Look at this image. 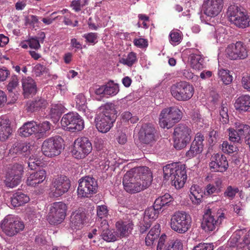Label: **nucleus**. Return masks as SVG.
Wrapping results in <instances>:
<instances>
[{
	"mask_svg": "<svg viewBox=\"0 0 250 250\" xmlns=\"http://www.w3.org/2000/svg\"><path fill=\"white\" fill-rule=\"evenodd\" d=\"M160 225L159 224L155 225L152 228L148 233L146 235L145 242L147 246H151L155 239H156L160 234Z\"/></svg>",
	"mask_w": 250,
	"mask_h": 250,
	"instance_id": "39",
	"label": "nucleus"
},
{
	"mask_svg": "<svg viewBox=\"0 0 250 250\" xmlns=\"http://www.w3.org/2000/svg\"><path fill=\"white\" fill-rule=\"evenodd\" d=\"M167 236L162 234L158 241L156 250H183L182 240L177 239L170 242H166Z\"/></svg>",
	"mask_w": 250,
	"mask_h": 250,
	"instance_id": "23",
	"label": "nucleus"
},
{
	"mask_svg": "<svg viewBox=\"0 0 250 250\" xmlns=\"http://www.w3.org/2000/svg\"><path fill=\"white\" fill-rule=\"evenodd\" d=\"M134 45L140 48H146L148 46V42L143 38L135 39L133 41Z\"/></svg>",
	"mask_w": 250,
	"mask_h": 250,
	"instance_id": "62",
	"label": "nucleus"
},
{
	"mask_svg": "<svg viewBox=\"0 0 250 250\" xmlns=\"http://www.w3.org/2000/svg\"><path fill=\"white\" fill-rule=\"evenodd\" d=\"M134 223L130 219H120L115 223V229L120 239L127 238L132 232Z\"/></svg>",
	"mask_w": 250,
	"mask_h": 250,
	"instance_id": "21",
	"label": "nucleus"
},
{
	"mask_svg": "<svg viewBox=\"0 0 250 250\" xmlns=\"http://www.w3.org/2000/svg\"><path fill=\"white\" fill-rule=\"evenodd\" d=\"M152 175L147 167H134L124 175L123 183L125 189L129 193L139 192L151 183Z\"/></svg>",
	"mask_w": 250,
	"mask_h": 250,
	"instance_id": "1",
	"label": "nucleus"
},
{
	"mask_svg": "<svg viewBox=\"0 0 250 250\" xmlns=\"http://www.w3.org/2000/svg\"><path fill=\"white\" fill-rule=\"evenodd\" d=\"M117 230L110 229L108 228L103 230L101 232V236L102 238L107 242H114L120 239Z\"/></svg>",
	"mask_w": 250,
	"mask_h": 250,
	"instance_id": "38",
	"label": "nucleus"
},
{
	"mask_svg": "<svg viewBox=\"0 0 250 250\" xmlns=\"http://www.w3.org/2000/svg\"><path fill=\"white\" fill-rule=\"evenodd\" d=\"M243 87L248 92H250V75L243 76L241 80Z\"/></svg>",
	"mask_w": 250,
	"mask_h": 250,
	"instance_id": "64",
	"label": "nucleus"
},
{
	"mask_svg": "<svg viewBox=\"0 0 250 250\" xmlns=\"http://www.w3.org/2000/svg\"><path fill=\"white\" fill-rule=\"evenodd\" d=\"M65 108L61 104H57L52 105L50 109V115L52 117H59L61 115L65 112Z\"/></svg>",
	"mask_w": 250,
	"mask_h": 250,
	"instance_id": "48",
	"label": "nucleus"
},
{
	"mask_svg": "<svg viewBox=\"0 0 250 250\" xmlns=\"http://www.w3.org/2000/svg\"><path fill=\"white\" fill-rule=\"evenodd\" d=\"M215 37L217 42L222 43L225 42L228 38L227 31L223 26L217 27L215 28Z\"/></svg>",
	"mask_w": 250,
	"mask_h": 250,
	"instance_id": "46",
	"label": "nucleus"
},
{
	"mask_svg": "<svg viewBox=\"0 0 250 250\" xmlns=\"http://www.w3.org/2000/svg\"><path fill=\"white\" fill-rule=\"evenodd\" d=\"M154 131L153 126L150 125H144L139 133L140 141L145 144H149L154 140Z\"/></svg>",
	"mask_w": 250,
	"mask_h": 250,
	"instance_id": "25",
	"label": "nucleus"
},
{
	"mask_svg": "<svg viewBox=\"0 0 250 250\" xmlns=\"http://www.w3.org/2000/svg\"><path fill=\"white\" fill-rule=\"evenodd\" d=\"M213 245L211 243H201L195 246L192 250H213Z\"/></svg>",
	"mask_w": 250,
	"mask_h": 250,
	"instance_id": "61",
	"label": "nucleus"
},
{
	"mask_svg": "<svg viewBox=\"0 0 250 250\" xmlns=\"http://www.w3.org/2000/svg\"><path fill=\"white\" fill-rule=\"evenodd\" d=\"M191 216L185 211H178L172 215L170 226L171 229L180 234L187 232L191 226Z\"/></svg>",
	"mask_w": 250,
	"mask_h": 250,
	"instance_id": "7",
	"label": "nucleus"
},
{
	"mask_svg": "<svg viewBox=\"0 0 250 250\" xmlns=\"http://www.w3.org/2000/svg\"><path fill=\"white\" fill-rule=\"evenodd\" d=\"M193 122L197 125V127L201 128L204 126V125L206 124L204 122V120L202 118L201 115L198 113H194L193 115Z\"/></svg>",
	"mask_w": 250,
	"mask_h": 250,
	"instance_id": "60",
	"label": "nucleus"
},
{
	"mask_svg": "<svg viewBox=\"0 0 250 250\" xmlns=\"http://www.w3.org/2000/svg\"><path fill=\"white\" fill-rule=\"evenodd\" d=\"M121 118L123 121L131 124L136 123L139 120V118L137 116H133L131 113L129 111L123 112L121 114Z\"/></svg>",
	"mask_w": 250,
	"mask_h": 250,
	"instance_id": "52",
	"label": "nucleus"
},
{
	"mask_svg": "<svg viewBox=\"0 0 250 250\" xmlns=\"http://www.w3.org/2000/svg\"><path fill=\"white\" fill-rule=\"evenodd\" d=\"M239 188L237 187L229 186L227 187L225 190L224 192V196L231 200L234 198L236 194L239 192Z\"/></svg>",
	"mask_w": 250,
	"mask_h": 250,
	"instance_id": "50",
	"label": "nucleus"
},
{
	"mask_svg": "<svg viewBox=\"0 0 250 250\" xmlns=\"http://www.w3.org/2000/svg\"><path fill=\"white\" fill-rule=\"evenodd\" d=\"M83 37L85 39L86 42L91 45L95 44L98 41V36L97 33H86L83 34Z\"/></svg>",
	"mask_w": 250,
	"mask_h": 250,
	"instance_id": "55",
	"label": "nucleus"
},
{
	"mask_svg": "<svg viewBox=\"0 0 250 250\" xmlns=\"http://www.w3.org/2000/svg\"><path fill=\"white\" fill-rule=\"evenodd\" d=\"M226 56L231 60H243L248 56L245 44L242 42H237L228 45L225 51Z\"/></svg>",
	"mask_w": 250,
	"mask_h": 250,
	"instance_id": "19",
	"label": "nucleus"
},
{
	"mask_svg": "<svg viewBox=\"0 0 250 250\" xmlns=\"http://www.w3.org/2000/svg\"><path fill=\"white\" fill-rule=\"evenodd\" d=\"M24 228L23 222L18 216L8 215L0 223V234L3 232L6 235L12 237L22 231Z\"/></svg>",
	"mask_w": 250,
	"mask_h": 250,
	"instance_id": "5",
	"label": "nucleus"
},
{
	"mask_svg": "<svg viewBox=\"0 0 250 250\" xmlns=\"http://www.w3.org/2000/svg\"><path fill=\"white\" fill-rule=\"evenodd\" d=\"M23 167L21 165L15 164L9 168L4 176V183L9 188H14L20 184L23 174Z\"/></svg>",
	"mask_w": 250,
	"mask_h": 250,
	"instance_id": "14",
	"label": "nucleus"
},
{
	"mask_svg": "<svg viewBox=\"0 0 250 250\" xmlns=\"http://www.w3.org/2000/svg\"><path fill=\"white\" fill-rule=\"evenodd\" d=\"M30 200L29 196L25 193L18 191L14 193L10 197L11 205L14 207H18L27 203Z\"/></svg>",
	"mask_w": 250,
	"mask_h": 250,
	"instance_id": "35",
	"label": "nucleus"
},
{
	"mask_svg": "<svg viewBox=\"0 0 250 250\" xmlns=\"http://www.w3.org/2000/svg\"><path fill=\"white\" fill-rule=\"evenodd\" d=\"M48 104L47 101L42 97H38L26 104V110L28 112H33L46 107Z\"/></svg>",
	"mask_w": 250,
	"mask_h": 250,
	"instance_id": "29",
	"label": "nucleus"
},
{
	"mask_svg": "<svg viewBox=\"0 0 250 250\" xmlns=\"http://www.w3.org/2000/svg\"><path fill=\"white\" fill-rule=\"evenodd\" d=\"M230 247H237V250H250V230H236L229 240Z\"/></svg>",
	"mask_w": 250,
	"mask_h": 250,
	"instance_id": "12",
	"label": "nucleus"
},
{
	"mask_svg": "<svg viewBox=\"0 0 250 250\" xmlns=\"http://www.w3.org/2000/svg\"><path fill=\"white\" fill-rule=\"evenodd\" d=\"M227 15L229 21L239 28H245L250 25V18L247 12L237 5L229 6Z\"/></svg>",
	"mask_w": 250,
	"mask_h": 250,
	"instance_id": "6",
	"label": "nucleus"
},
{
	"mask_svg": "<svg viewBox=\"0 0 250 250\" xmlns=\"http://www.w3.org/2000/svg\"><path fill=\"white\" fill-rule=\"evenodd\" d=\"M221 149L225 153L230 154L236 152L238 147L236 145H231L228 141H224L221 145Z\"/></svg>",
	"mask_w": 250,
	"mask_h": 250,
	"instance_id": "51",
	"label": "nucleus"
},
{
	"mask_svg": "<svg viewBox=\"0 0 250 250\" xmlns=\"http://www.w3.org/2000/svg\"><path fill=\"white\" fill-rule=\"evenodd\" d=\"M46 171L40 169L36 172H33L27 177L26 184L28 186L35 187L42 183L45 179Z\"/></svg>",
	"mask_w": 250,
	"mask_h": 250,
	"instance_id": "28",
	"label": "nucleus"
},
{
	"mask_svg": "<svg viewBox=\"0 0 250 250\" xmlns=\"http://www.w3.org/2000/svg\"><path fill=\"white\" fill-rule=\"evenodd\" d=\"M28 164L29 167L33 170L40 165L41 161L39 158L32 155L29 157Z\"/></svg>",
	"mask_w": 250,
	"mask_h": 250,
	"instance_id": "56",
	"label": "nucleus"
},
{
	"mask_svg": "<svg viewBox=\"0 0 250 250\" xmlns=\"http://www.w3.org/2000/svg\"><path fill=\"white\" fill-rule=\"evenodd\" d=\"M203 190L198 185H192L190 188V199L194 205H199L202 201Z\"/></svg>",
	"mask_w": 250,
	"mask_h": 250,
	"instance_id": "36",
	"label": "nucleus"
},
{
	"mask_svg": "<svg viewBox=\"0 0 250 250\" xmlns=\"http://www.w3.org/2000/svg\"><path fill=\"white\" fill-rule=\"evenodd\" d=\"M18 84V79L17 76L14 75L11 77L10 82L7 85V89L9 92H12Z\"/></svg>",
	"mask_w": 250,
	"mask_h": 250,
	"instance_id": "63",
	"label": "nucleus"
},
{
	"mask_svg": "<svg viewBox=\"0 0 250 250\" xmlns=\"http://www.w3.org/2000/svg\"><path fill=\"white\" fill-rule=\"evenodd\" d=\"M192 130L188 125L179 124L176 126L172 134L173 146L177 150L185 148L190 142Z\"/></svg>",
	"mask_w": 250,
	"mask_h": 250,
	"instance_id": "4",
	"label": "nucleus"
},
{
	"mask_svg": "<svg viewBox=\"0 0 250 250\" xmlns=\"http://www.w3.org/2000/svg\"><path fill=\"white\" fill-rule=\"evenodd\" d=\"M67 207L62 202L53 203L49 208L47 220L51 225L61 224L65 219Z\"/></svg>",
	"mask_w": 250,
	"mask_h": 250,
	"instance_id": "13",
	"label": "nucleus"
},
{
	"mask_svg": "<svg viewBox=\"0 0 250 250\" xmlns=\"http://www.w3.org/2000/svg\"><path fill=\"white\" fill-rule=\"evenodd\" d=\"M161 211L159 209H157L156 207H150L148 208L145 211L144 214V220L147 221L151 223V221L156 220Z\"/></svg>",
	"mask_w": 250,
	"mask_h": 250,
	"instance_id": "40",
	"label": "nucleus"
},
{
	"mask_svg": "<svg viewBox=\"0 0 250 250\" xmlns=\"http://www.w3.org/2000/svg\"><path fill=\"white\" fill-rule=\"evenodd\" d=\"M138 59L136 53L131 52L126 56H124L119 60V62L128 67H131L133 64L137 62Z\"/></svg>",
	"mask_w": 250,
	"mask_h": 250,
	"instance_id": "41",
	"label": "nucleus"
},
{
	"mask_svg": "<svg viewBox=\"0 0 250 250\" xmlns=\"http://www.w3.org/2000/svg\"><path fill=\"white\" fill-rule=\"evenodd\" d=\"M223 7V0H204V13L208 17L215 18L221 12Z\"/></svg>",
	"mask_w": 250,
	"mask_h": 250,
	"instance_id": "20",
	"label": "nucleus"
},
{
	"mask_svg": "<svg viewBox=\"0 0 250 250\" xmlns=\"http://www.w3.org/2000/svg\"><path fill=\"white\" fill-rule=\"evenodd\" d=\"M70 186V181L66 176L53 178L50 186L49 194L53 197H59L66 193Z\"/></svg>",
	"mask_w": 250,
	"mask_h": 250,
	"instance_id": "16",
	"label": "nucleus"
},
{
	"mask_svg": "<svg viewBox=\"0 0 250 250\" xmlns=\"http://www.w3.org/2000/svg\"><path fill=\"white\" fill-rule=\"evenodd\" d=\"M61 124L62 127L70 132L79 131L84 127V121L77 112H70L62 117Z\"/></svg>",
	"mask_w": 250,
	"mask_h": 250,
	"instance_id": "11",
	"label": "nucleus"
},
{
	"mask_svg": "<svg viewBox=\"0 0 250 250\" xmlns=\"http://www.w3.org/2000/svg\"><path fill=\"white\" fill-rule=\"evenodd\" d=\"M173 201V197L169 194L166 193L155 200L154 203V207H156L157 209L162 211L169 206Z\"/></svg>",
	"mask_w": 250,
	"mask_h": 250,
	"instance_id": "33",
	"label": "nucleus"
},
{
	"mask_svg": "<svg viewBox=\"0 0 250 250\" xmlns=\"http://www.w3.org/2000/svg\"><path fill=\"white\" fill-rule=\"evenodd\" d=\"M105 85V97L114 96L119 91V86L113 82L107 83Z\"/></svg>",
	"mask_w": 250,
	"mask_h": 250,
	"instance_id": "43",
	"label": "nucleus"
},
{
	"mask_svg": "<svg viewBox=\"0 0 250 250\" xmlns=\"http://www.w3.org/2000/svg\"><path fill=\"white\" fill-rule=\"evenodd\" d=\"M37 123L29 121L25 123L19 129V133L21 136L28 137L37 133Z\"/></svg>",
	"mask_w": 250,
	"mask_h": 250,
	"instance_id": "34",
	"label": "nucleus"
},
{
	"mask_svg": "<svg viewBox=\"0 0 250 250\" xmlns=\"http://www.w3.org/2000/svg\"><path fill=\"white\" fill-rule=\"evenodd\" d=\"M101 112L95 119L96 126L98 130L105 133L108 132L113 126L116 119L117 111L115 105L107 103L101 107Z\"/></svg>",
	"mask_w": 250,
	"mask_h": 250,
	"instance_id": "2",
	"label": "nucleus"
},
{
	"mask_svg": "<svg viewBox=\"0 0 250 250\" xmlns=\"http://www.w3.org/2000/svg\"><path fill=\"white\" fill-rule=\"evenodd\" d=\"M11 132L9 119L6 117H0V141H4L7 139Z\"/></svg>",
	"mask_w": 250,
	"mask_h": 250,
	"instance_id": "31",
	"label": "nucleus"
},
{
	"mask_svg": "<svg viewBox=\"0 0 250 250\" xmlns=\"http://www.w3.org/2000/svg\"><path fill=\"white\" fill-rule=\"evenodd\" d=\"M183 113L177 107L172 106L163 109L159 116V125L163 128L171 127L182 119Z\"/></svg>",
	"mask_w": 250,
	"mask_h": 250,
	"instance_id": "8",
	"label": "nucleus"
},
{
	"mask_svg": "<svg viewBox=\"0 0 250 250\" xmlns=\"http://www.w3.org/2000/svg\"><path fill=\"white\" fill-rule=\"evenodd\" d=\"M209 167L214 171L223 172L227 170L229 165L226 157L222 154L216 153L212 156Z\"/></svg>",
	"mask_w": 250,
	"mask_h": 250,
	"instance_id": "24",
	"label": "nucleus"
},
{
	"mask_svg": "<svg viewBox=\"0 0 250 250\" xmlns=\"http://www.w3.org/2000/svg\"><path fill=\"white\" fill-rule=\"evenodd\" d=\"M51 125L50 122L47 121L37 124V134L39 137L44 136L46 133L50 130Z\"/></svg>",
	"mask_w": 250,
	"mask_h": 250,
	"instance_id": "45",
	"label": "nucleus"
},
{
	"mask_svg": "<svg viewBox=\"0 0 250 250\" xmlns=\"http://www.w3.org/2000/svg\"><path fill=\"white\" fill-rule=\"evenodd\" d=\"M225 210L220 209L215 216L208 210L203 215L201 228L206 232H210L217 229L222 221L226 218Z\"/></svg>",
	"mask_w": 250,
	"mask_h": 250,
	"instance_id": "9",
	"label": "nucleus"
},
{
	"mask_svg": "<svg viewBox=\"0 0 250 250\" xmlns=\"http://www.w3.org/2000/svg\"><path fill=\"white\" fill-rule=\"evenodd\" d=\"M76 102V107L80 111H82L88 118H91L92 116L87 114L89 112V109L86 106V99L84 95L82 93L78 94L75 99Z\"/></svg>",
	"mask_w": 250,
	"mask_h": 250,
	"instance_id": "37",
	"label": "nucleus"
},
{
	"mask_svg": "<svg viewBox=\"0 0 250 250\" xmlns=\"http://www.w3.org/2000/svg\"><path fill=\"white\" fill-rule=\"evenodd\" d=\"M86 4V0H77L73 1L71 2V6L73 10L76 12H78L80 11L81 10V8L85 5Z\"/></svg>",
	"mask_w": 250,
	"mask_h": 250,
	"instance_id": "57",
	"label": "nucleus"
},
{
	"mask_svg": "<svg viewBox=\"0 0 250 250\" xmlns=\"http://www.w3.org/2000/svg\"><path fill=\"white\" fill-rule=\"evenodd\" d=\"M85 220V213L81 209L76 210L71 216V227L73 229H79L82 228Z\"/></svg>",
	"mask_w": 250,
	"mask_h": 250,
	"instance_id": "26",
	"label": "nucleus"
},
{
	"mask_svg": "<svg viewBox=\"0 0 250 250\" xmlns=\"http://www.w3.org/2000/svg\"><path fill=\"white\" fill-rule=\"evenodd\" d=\"M164 177L170 178L172 185L177 189L183 187L187 179L186 167L178 163L169 164L163 167Z\"/></svg>",
	"mask_w": 250,
	"mask_h": 250,
	"instance_id": "3",
	"label": "nucleus"
},
{
	"mask_svg": "<svg viewBox=\"0 0 250 250\" xmlns=\"http://www.w3.org/2000/svg\"><path fill=\"white\" fill-rule=\"evenodd\" d=\"M92 144L86 137H80L75 140L72 150L73 156L77 159L85 158L92 151Z\"/></svg>",
	"mask_w": 250,
	"mask_h": 250,
	"instance_id": "17",
	"label": "nucleus"
},
{
	"mask_svg": "<svg viewBox=\"0 0 250 250\" xmlns=\"http://www.w3.org/2000/svg\"><path fill=\"white\" fill-rule=\"evenodd\" d=\"M22 86L24 95L25 97H28L30 95H35L37 92L36 83L30 77L22 79Z\"/></svg>",
	"mask_w": 250,
	"mask_h": 250,
	"instance_id": "32",
	"label": "nucleus"
},
{
	"mask_svg": "<svg viewBox=\"0 0 250 250\" xmlns=\"http://www.w3.org/2000/svg\"><path fill=\"white\" fill-rule=\"evenodd\" d=\"M188 62L191 67L194 69L200 70L204 68V59L197 50L189 54Z\"/></svg>",
	"mask_w": 250,
	"mask_h": 250,
	"instance_id": "30",
	"label": "nucleus"
},
{
	"mask_svg": "<svg viewBox=\"0 0 250 250\" xmlns=\"http://www.w3.org/2000/svg\"><path fill=\"white\" fill-rule=\"evenodd\" d=\"M98 184L94 178L89 176L82 178L79 180L77 189L79 197H89L97 192Z\"/></svg>",
	"mask_w": 250,
	"mask_h": 250,
	"instance_id": "18",
	"label": "nucleus"
},
{
	"mask_svg": "<svg viewBox=\"0 0 250 250\" xmlns=\"http://www.w3.org/2000/svg\"><path fill=\"white\" fill-rule=\"evenodd\" d=\"M228 130L229 140L234 143H240L242 138L238 130L232 128H229Z\"/></svg>",
	"mask_w": 250,
	"mask_h": 250,
	"instance_id": "54",
	"label": "nucleus"
},
{
	"mask_svg": "<svg viewBox=\"0 0 250 250\" xmlns=\"http://www.w3.org/2000/svg\"><path fill=\"white\" fill-rule=\"evenodd\" d=\"M76 17L75 15L71 14L69 16L66 15L64 17L63 22L66 25H70L73 27H75L78 25V21L76 20L74 23H73L72 19Z\"/></svg>",
	"mask_w": 250,
	"mask_h": 250,
	"instance_id": "58",
	"label": "nucleus"
},
{
	"mask_svg": "<svg viewBox=\"0 0 250 250\" xmlns=\"http://www.w3.org/2000/svg\"><path fill=\"white\" fill-rule=\"evenodd\" d=\"M228 109L226 103H222L219 110L220 121L223 124H227L229 122Z\"/></svg>",
	"mask_w": 250,
	"mask_h": 250,
	"instance_id": "49",
	"label": "nucleus"
},
{
	"mask_svg": "<svg viewBox=\"0 0 250 250\" xmlns=\"http://www.w3.org/2000/svg\"><path fill=\"white\" fill-rule=\"evenodd\" d=\"M234 125L242 138H248L250 136V126L249 125L244 124L240 121L236 122Z\"/></svg>",
	"mask_w": 250,
	"mask_h": 250,
	"instance_id": "42",
	"label": "nucleus"
},
{
	"mask_svg": "<svg viewBox=\"0 0 250 250\" xmlns=\"http://www.w3.org/2000/svg\"><path fill=\"white\" fill-rule=\"evenodd\" d=\"M218 74L219 78H221V81L225 84L228 85L232 82L233 77L232 75L229 74V70L221 68L219 67Z\"/></svg>",
	"mask_w": 250,
	"mask_h": 250,
	"instance_id": "44",
	"label": "nucleus"
},
{
	"mask_svg": "<svg viewBox=\"0 0 250 250\" xmlns=\"http://www.w3.org/2000/svg\"><path fill=\"white\" fill-rule=\"evenodd\" d=\"M97 218H107L108 216V209L105 205H99L96 207Z\"/></svg>",
	"mask_w": 250,
	"mask_h": 250,
	"instance_id": "53",
	"label": "nucleus"
},
{
	"mask_svg": "<svg viewBox=\"0 0 250 250\" xmlns=\"http://www.w3.org/2000/svg\"><path fill=\"white\" fill-rule=\"evenodd\" d=\"M205 137L202 133L198 132L196 134L194 139L191 143L189 149L186 152V156L188 158L195 157L201 153L203 150Z\"/></svg>",
	"mask_w": 250,
	"mask_h": 250,
	"instance_id": "22",
	"label": "nucleus"
},
{
	"mask_svg": "<svg viewBox=\"0 0 250 250\" xmlns=\"http://www.w3.org/2000/svg\"><path fill=\"white\" fill-rule=\"evenodd\" d=\"M234 106L240 112H250V96L248 94L240 96L235 100Z\"/></svg>",
	"mask_w": 250,
	"mask_h": 250,
	"instance_id": "27",
	"label": "nucleus"
},
{
	"mask_svg": "<svg viewBox=\"0 0 250 250\" xmlns=\"http://www.w3.org/2000/svg\"><path fill=\"white\" fill-rule=\"evenodd\" d=\"M194 88L192 85L185 81H180L170 86V93L174 98L178 101H186L193 96Z\"/></svg>",
	"mask_w": 250,
	"mask_h": 250,
	"instance_id": "10",
	"label": "nucleus"
},
{
	"mask_svg": "<svg viewBox=\"0 0 250 250\" xmlns=\"http://www.w3.org/2000/svg\"><path fill=\"white\" fill-rule=\"evenodd\" d=\"M63 140L60 137L48 138L43 141L42 146V153L47 157L59 155L62 149Z\"/></svg>",
	"mask_w": 250,
	"mask_h": 250,
	"instance_id": "15",
	"label": "nucleus"
},
{
	"mask_svg": "<svg viewBox=\"0 0 250 250\" xmlns=\"http://www.w3.org/2000/svg\"><path fill=\"white\" fill-rule=\"evenodd\" d=\"M169 42L173 45L179 44L182 41V33L178 30H172L169 35Z\"/></svg>",
	"mask_w": 250,
	"mask_h": 250,
	"instance_id": "47",
	"label": "nucleus"
},
{
	"mask_svg": "<svg viewBox=\"0 0 250 250\" xmlns=\"http://www.w3.org/2000/svg\"><path fill=\"white\" fill-rule=\"evenodd\" d=\"M97 224L101 232L109 228V224L106 218H97Z\"/></svg>",
	"mask_w": 250,
	"mask_h": 250,
	"instance_id": "59",
	"label": "nucleus"
}]
</instances>
